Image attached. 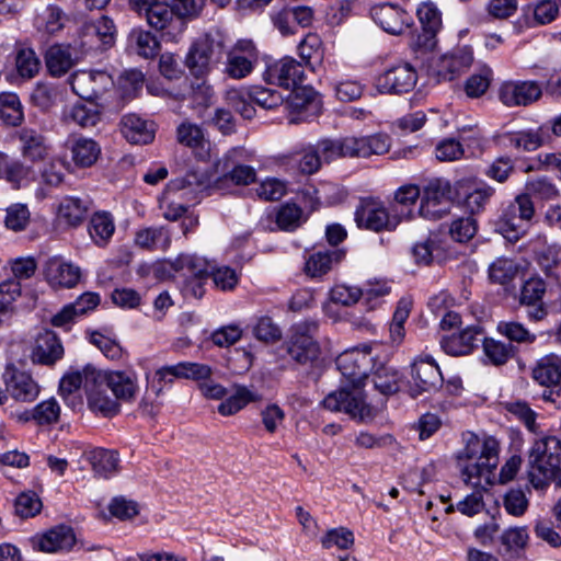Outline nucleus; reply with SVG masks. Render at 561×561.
Listing matches in <instances>:
<instances>
[{
  "instance_id": "a18cd8bd",
  "label": "nucleus",
  "mask_w": 561,
  "mask_h": 561,
  "mask_svg": "<svg viewBox=\"0 0 561 561\" xmlns=\"http://www.w3.org/2000/svg\"><path fill=\"white\" fill-rule=\"evenodd\" d=\"M67 118L83 128L94 127L101 119V112L92 102L89 105L77 103L70 107Z\"/></svg>"
},
{
  "instance_id": "680f3d73",
  "label": "nucleus",
  "mask_w": 561,
  "mask_h": 561,
  "mask_svg": "<svg viewBox=\"0 0 561 561\" xmlns=\"http://www.w3.org/2000/svg\"><path fill=\"white\" fill-rule=\"evenodd\" d=\"M59 415L60 407L54 398L38 403L32 411V419L41 425L57 422Z\"/></svg>"
},
{
  "instance_id": "f8f14e48",
  "label": "nucleus",
  "mask_w": 561,
  "mask_h": 561,
  "mask_svg": "<svg viewBox=\"0 0 561 561\" xmlns=\"http://www.w3.org/2000/svg\"><path fill=\"white\" fill-rule=\"evenodd\" d=\"M412 396L433 392L443 385V376L436 362L431 356H420L411 365Z\"/></svg>"
},
{
  "instance_id": "bb28decb",
  "label": "nucleus",
  "mask_w": 561,
  "mask_h": 561,
  "mask_svg": "<svg viewBox=\"0 0 561 561\" xmlns=\"http://www.w3.org/2000/svg\"><path fill=\"white\" fill-rule=\"evenodd\" d=\"M19 140L21 142V151L25 159L33 162L44 160L49 147L46 137L38 130L31 127H23L19 131Z\"/></svg>"
},
{
  "instance_id": "4468645a",
  "label": "nucleus",
  "mask_w": 561,
  "mask_h": 561,
  "mask_svg": "<svg viewBox=\"0 0 561 561\" xmlns=\"http://www.w3.org/2000/svg\"><path fill=\"white\" fill-rule=\"evenodd\" d=\"M263 79L271 84L285 89H294L305 79L302 64L293 57H284L266 66Z\"/></svg>"
},
{
  "instance_id": "052dcab7",
  "label": "nucleus",
  "mask_w": 561,
  "mask_h": 561,
  "mask_svg": "<svg viewBox=\"0 0 561 561\" xmlns=\"http://www.w3.org/2000/svg\"><path fill=\"white\" fill-rule=\"evenodd\" d=\"M416 15L424 30L439 31L442 26L440 12L432 1L423 2L416 10Z\"/></svg>"
},
{
  "instance_id": "a878e982",
  "label": "nucleus",
  "mask_w": 561,
  "mask_h": 561,
  "mask_svg": "<svg viewBox=\"0 0 561 561\" xmlns=\"http://www.w3.org/2000/svg\"><path fill=\"white\" fill-rule=\"evenodd\" d=\"M373 19L387 33L399 35L402 34L409 24L405 22L407 13L399 7L385 3L373 8Z\"/></svg>"
},
{
  "instance_id": "aec40b11",
  "label": "nucleus",
  "mask_w": 561,
  "mask_h": 561,
  "mask_svg": "<svg viewBox=\"0 0 561 561\" xmlns=\"http://www.w3.org/2000/svg\"><path fill=\"white\" fill-rule=\"evenodd\" d=\"M472 61V48L470 46H458L442 57L437 70L438 78L444 81H451L469 69Z\"/></svg>"
},
{
  "instance_id": "72a5a7b5",
  "label": "nucleus",
  "mask_w": 561,
  "mask_h": 561,
  "mask_svg": "<svg viewBox=\"0 0 561 561\" xmlns=\"http://www.w3.org/2000/svg\"><path fill=\"white\" fill-rule=\"evenodd\" d=\"M171 268L175 272H183L194 278H205L211 270L210 263L195 254H180L176 259L169 262Z\"/></svg>"
},
{
  "instance_id": "473e14b6",
  "label": "nucleus",
  "mask_w": 561,
  "mask_h": 561,
  "mask_svg": "<svg viewBox=\"0 0 561 561\" xmlns=\"http://www.w3.org/2000/svg\"><path fill=\"white\" fill-rule=\"evenodd\" d=\"M529 534L526 526H515L505 529L500 536L502 551L510 558H519L527 547Z\"/></svg>"
},
{
  "instance_id": "4d7b16f0",
  "label": "nucleus",
  "mask_w": 561,
  "mask_h": 561,
  "mask_svg": "<svg viewBox=\"0 0 561 561\" xmlns=\"http://www.w3.org/2000/svg\"><path fill=\"white\" fill-rule=\"evenodd\" d=\"M179 378L192 379L195 381L203 382L210 378L213 369L210 366L194 362H180L175 369Z\"/></svg>"
},
{
  "instance_id": "9d476101",
  "label": "nucleus",
  "mask_w": 561,
  "mask_h": 561,
  "mask_svg": "<svg viewBox=\"0 0 561 561\" xmlns=\"http://www.w3.org/2000/svg\"><path fill=\"white\" fill-rule=\"evenodd\" d=\"M355 221L358 228L375 232L390 231L397 228L399 219L390 217L385 205L374 198H363L356 207Z\"/></svg>"
},
{
  "instance_id": "c03bdc74",
  "label": "nucleus",
  "mask_w": 561,
  "mask_h": 561,
  "mask_svg": "<svg viewBox=\"0 0 561 561\" xmlns=\"http://www.w3.org/2000/svg\"><path fill=\"white\" fill-rule=\"evenodd\" d=\"M0 118L9 126H19L23 122L22 104L15 93H0Z\"/></svg>"
},
{
  "instance_id": "cd10ccee",
  "label": "nucleus",
  "mask_w": 561,
  "mask_h": 561,
  "mask_svg": "<svg viewBox=\"0 0 561 561\" xmlns=\"http://www.w3.org/2000/svg\"><path fill=\"white\" fill-rule=\"evenodd\" d=\"M121 131L127 141L135 145H146L154 138L151 124L136 114H128L122 118Z\"/></svg>"
},
{
  "instance_id": "412c9836",
  "label": "nucleus",
  "mask_w": 561,
  "mask_h": 561,
  "mask_svg": "<svg viewBox=\"0 0 561 561\" xmlns=\"http://www.w3.org/2000/svg\"><path fill=\"white\" fill-rule=\"evenodd\" d=\"M482 334L480 325H469L459 333L442 337L440 347L451 356L468 355L478 346Z\"/></svg>"
},
{
  "instance_id": "b1692460",
  "label": "nucleus",
  "mask_w": 561,
  "mask_h": 561,
  "mask_svg": "<svg viewBox=\"0 0 561 561\" xmlns=\"http://www.w3.org/2000/svg\"><path fill=\"white\" fill-rule=\"evenodd\" d=\"M76 543V536L73 529L67 525H58L42 536L35 541L34 546L43 552H58L69 550Z\"/></svg>"
},
{
  "instance_id": "f257e3e1",
  "label": "nucleus",
  "mask_w": 561,
  "mask_h": 561,
  "mask_svg": "<svg viewBox=\"0 0 561 561\" xmlns=\"http://www.w3.org/2000/svg\"><path fill=\"white\" fill-rule=\"evenodd\" d=\"M371 346L363 345L347 350L336 358V367L350 382L351 388L342 387L330 392L322 401L327 410L344 412L352 419L365 421L373 417V409L366 402L362 386L368 378L371 364Z\"/></svg>"
},
{
  "instance_id": "20e7f679",
  "label": "nucleus",
  "mask_w": 561,
  "mask_h": 561,
  "mask_svg": "<svg viewBox=\"0 0 561 561\" xmlns=\"http://www.w3.org/2000/svg\"><path fill=\"white\" fill-rule=\"evenodd\" d=\"M499 442L494 437L479 438L471 435L459 459L468 462L461 469L462 480L467 485L474 488L481 485V480L490 482L493 470L499 465Z\"/></svg>"
},
{
  "instance_id": "338daca9",
  "label": "nucleus",
  "mask_w": 561,
  "mask_h": 561,
  "mask_svg": "<svg viewBox=\"0 0 561 561\" xmlns=\"http://www.w3.org/2000/svg\"><path fill=\"white\" fill-rule=\"evenodd\" d=\"M494 194V188L490 185L482 184L477 186L472 192H470L466 197V206L472 213H480L484 209L485 205L489 203L491 197Z\"/></svg>"
},
{
  "instance_id": "4be33fe9",
  "label": "nucleus",
  "mask_w": 561,
  "mask_h": 561,
  "mask_svg": "<svg viewBox=\"0 0 561 561\" xmlns=\"http://www.w3.org/2000/svg\"><path fill=\"white\" fill-rule=\"evenodd\" d=\"M44 273L46 280L55 288H71L78 284L81 276L78 266L65 262L58 256L50 257L46 261Z\"/></svg>"
},
{
  "instance_id": "9b49d317",
  "label": "nucleus",
  "mask_w": 561,
  "mask_h": 561,
  "mask_svg": "<svg viewBox=\"0 0 561 561\" xmlns=\"http://www.w3.org/2000/svg\"><path fill=\"white\" fill-rule=\"evenodd\" d=\"M148 25L161 33L162 38L175 42L185 31L183 22L164 0L159 2L145 15Z\"/></svg>"
},
{
  "instance_id": "ea45409f",
  "label": "nucleus",
  "mask_w": 561,
  "mask_h": 561,
  "mask_svg": "<svg viewBox=\"0 0 561 561\" xmlns=\"http://www.w3.org/2000/svg\"><path fill=\"white\" fill-rule=\"evenodd\" d=\"M45 61L48 72L54 77L64 76L73 65L69 49L60 45L49 47L46 51Z\"/></svg>"
},
{
  "instance_id": "13d9d810",
  "label": "nucleus",
  "mask_w": 561,
  "mask_h": 561,
  "mask_svg": "<svg viewBox=\"0 0 561 561\" xmlns=\"http://www.w3.org/2000/svg\"><path fill=\"white\" fill-rule=\"evenodd\" d=\"M546 291L547 285L542 278L530 277L520 288L519 304H535L543 301L542 299Z\"/></svg>"
},
{
  "instance_id": "09e8293b",
  "label": "nucleus",
  "mask_w": 561,
  "mask_h": 561,
  "mask_svg": "<svg viewBox=\"0 0 561 561\" xmlns=\"http://www.w3.org/2000/svg\"><path fill=\"white\" fill-rule=\"evenodd\" d=\"M128 41L136 53L144 58H152L158 54L159 42L149 31L133 30Z\"/></svg>"
},
{
  "instance_id": "0e129e2a",
  "label": "nucleus",
  "mask_w": 561,
  "mask_h": 561,
  "mask_svg": "<svg viewBox=\"0 0 561 561\" xmlns=\"http://www.w3.org/2000/svg\"><path fill=\"white\" fill-rule=\"evenodd\" d=\"M503 505L510 515L519 517L526 513L529 502L523 490L511 489L504 495Z\"/></svg>"
},
{
  "instance_id": "c85d7f7f",
  "label": "nucleus",
  "mask_w": 561,
  "mask_h": 561,
  "mask_svg": "<svg viewBox=\"0 0 561 561\" xmlns=\"http://www.w3.org/2000/svg\"><path fill=\"white\" fill-rule=\"evenodd\" d=\"M354 145L353 137L324 138L317 142V148L321 153L322 160L331 162L341 158H355Z\"/></svg>"
},
{
  "instance_id": "423d86ee",
  "label": "nucleus",
  "mask_w": 561,
  "mask_h": 561,
  "mask_svg": "<svg viewBox=\"0 0 561 561\" xmlns=\"http://www.w3.org/2000/svg\"><path fill=\"white\" fill-rule=\"evenodd\" d=\"M535 214L534 203L528 194H520L503 210L499 231L510 241H517L526 231Z\"/></svg>"
},
{
  "instance_id": "de8ad7c7",
  "label": "nucleus",
  "mask_w": 561,
  "mask_h": 561,
  "mask_svg": "<svg viewBox=\"0 0 561 561\" xmlns=\"http://www.w3.org/2000/svg\"><path fill=\"white\" fill-rule=\"evenodd\" d=\"M497 332L505 336L508 343L531 344L536 341V334L530 332L524 324L517 321H500L496 325Z\"/></svg>"
},
{
  "instance_id": "0eeeda50",
  "label": "nucleus",
  "mask_w": 561,
  "mask_h": 561,
  "mask_svg": "<svg viewBox=\"0 0 561 561\" xmlns=\"http://www.w3.org/2000/svg\"><path fill=\"white\" fill-rule=\"evenodd\" d=\"M453 204L450 183L436 179L424 187L419 213L425 219L438 220L450 213Z\"/></svg>"
},
{
  "instance_id": "dca6fc26",
  "label": "nucleus",
  "mask_w": 561,
  "mask_h": 561,
  "mask_svg": "<svg viewBox=\"0 0 561 561\" xmlns=\"http://www.w3.org/2000/svg\"><path fill=\"white\" fill-rule=\"evenodd\" d=\"M113 84L105 71H78L70 78L72 91L83 100L96 101Z\"/></svg>"
},
{
  "instance_id": "2eb2a0df",
  "label": "nucleus",
  "mask_w": 561,
  "mask_h": 561,
  "mask_svg": "<svg viewBox=\"0 0 561 561\" xmlns=\"http://www.w3.org/2000/svg\"><path fill=\"white\" fill-rule=\"evenodd\" d=\"M210 182V179L205 174L201 173L198 174L196 171H193L191 173H187L185 178L182 180L173 181L168 185V188L163 196L161 197L159 205L160 209L163 211V217L167 220H178L180 217H182L187 208L180 203H174L170 199V194L172 192H178L186 186H195L197 188H204L206 187Z\"/></svg>"
},
{
  "instance_id": "f3484780",
  "label": "nucleus",
  "mask_w": 561,
  "mask_h": 561,
  "mask_svg": "<svg viewBox=\"0 0 561 561\" xmlns=\"http://www.w3.org/2000/svg\"><path fill=\"white\" fill-rule=\"evenodd\" d=\"M3 382L10 397L19 402H32L39 393V386L31 374L15 367H7Z\"/></svg>"
},
{
  "instance_id": "6e6552de",
  "label": "nucleus",
  "mask_w": 561,
  "mask_h": 561,
  "mask_svg": "<svg viewBox=\"0 0 561 561\" xmlns=\"http://www.w3.org/2000/svg\"><path fill=\"white\" fill-rule=\"evenodd\" d=\"M108 387L100 380V369L93 365H85V394L89 408L105 417L119 412L118 400L108 394Z\"/></svg>"
},
{
  "instance_id": "603ef678",
  "label": "nucleus",
  "mask_w": 561,
  "mask_h": 561,
  "mask_svg": "<svg viewBox=\"0 0 561 561\" xmlns=\"http://www.w3.org/2000/svg\"><path fill=\"white\" fill-rule=\"evenodd\" d=\"M399 374L393 367L381 366L373 375L375 388L382 394H392L399 390Z\"/></svg>"
},
{
  "instance_id": "1a4fd4ad",
  "label": "nucleus",
  "mask_w": 561,
  "mask_h": 561,
  "mask_svg": "<svg viewBox=\"0 0 561 561\" xmlns=\"http://www.w3.org/2000/svg\"><path fill=\"white\" fill-rule=\"evenodd\" d=\"M225 55L224 73L234 80L251 75L259 59V51L250 39L238 41L230 49L225 50Z\"/></svg>"
},
{
  "instance_id": "4c0bfd02",
  "label": "nucleus",
  "mask_w": 561,
  "mask_h": 561,
  "mask_svg": "<svg viewBox=\"0 0 561 561\" xmlns=\"http://www.w3.org/2000/svg\"><path fill=\"white\" fill-rule=\"evenodd\" d=\"M89 210V202L78 197H65L58 208V216L70 226H78L83 221Z\"/></svg>"
},
{
  "instance_id": "393cba45",
  "label": "nucleus",
  "mask_w": 561,
  "mask_h": 561,
  "mask_svg": "<svg viewBox=\"0 0 561 561\" xmlns=\"http://www.w3.org/2000/svg\"><path fill=\"white\" fill-rule=\"evenodd\" d=\"M100 380L112 391L117 400L130 401L137 392V378L134 374L125 371L100 370Z\"/></svg>"
},
{
  "instance_id": "bf43d9fd",
  "label": "nucleus",
  "mask_w": 561,
  "mask_h": 561,
  "mask_svg": "<svg viewBox=\"0 0 561 561\" xmlns=\"http://www.w3.org/2000/svg\"><path fill=\"white\" fill-rule=\"evenodd\" d=\"M14 507L16 515L28 518L41 512L42 501L34 492H23L16 497Z\"/></svg>"
},
{
  "instance_id": "c9c22d12",
  "label": "nucleus",
  "mask_w": 561,
  "mask_h": 561,
  "mask_svg": "<svg viewBox=\"0 0 561 561\" xmlns=\"http://www.w3.org/2000/svg\"><path fill=\"white\" fill-rule=\"evenodd\" d=\"M72 160L76 165L87 168L96 162L101 154V146L92 138L79 137L70 147Z\"/></svg>"
},
{
  "instance_id": "2f4dec72",
  "label": "nucleus",
  "mask_w": 561,
  "mask_h": 561,
  "mask_svg": "<svg viewBox=\"0 0 561 561\" xmlns=\"http://www.w3.org/2000/svg\"><path fill=\"white\" fill-rule=\"evenodd\" d=\"M135 244L145 250H167L171 244V236L165 227H147L135 234Z\"/></svg>"
},
{
  "instance_id": "5fc2aeb1",
  "label": "nucleus",
  "mask_w": 561,
  "mask_h": 561,
  "mask_svg": "<svg viewBox=\"0 0 561 561\" xmlns=\"http://www.w3.org/2000/svg\"><path fill=\"white\" fill-rule=\"evenodd\" d=\"M176 138L181 145L192 149H203L206 142L202 128L197 124L190 122H183L179 125Z\"/></svg>"
},
{
  "instance_id": "49530a36",
  "label": "nucleus",
  "mask_w": 561,
  "mask_h": 561,
  "mask_svg": "<svg viewBox=\"0 0 561 561\" xmlns=\"http://www.w3.org/2000/svg\"><path fill=\"white\" fill-rule=\"evenodd\" d=\"M518 273L517 264L507 257H497L489 266V278L492 283L507 285Z\"/></svg>"
},
{
  "instance_id": "a211bd4d",
  "label": "nucleus",
  "mask_w": 561,
  "mask_h": 561,
  "mask_svg": "<svg viewBox=\"0 0 561 561\" xmlns=\"http://www.w3.org/2000/svg\"><path fill=\"white\" fill-rule=\"evenodd\" d=\"M416 71L408 62L398 64L386 70L378 78V88L381 92L407 93L416 84Z\"/></svg>"
},
{
  "instance_id": "864d4df0",
  "label": "nucleus",
  "mask_w": 561,
  "mask_h": 561,
  "mask_svg": "<svg viewBox=\"0 0 561 561\" xmlns=\"http://www.w3.org/2000/svg\"><path fill=\"white\" fill-rule=\"evenodd\" d=\"M276 224L280 230L294 231L302 221V210L294 203L283 204L276 213Z\"/></svg>"
},
{
  "instance_id": "5701e85b",
  "label": "nucleus",
  "mask_w": 561,
  "mask_h": 561,
  "mask_svg": "<svg viewBox=\"0 0 561 561\" xmlns=\"http://www.w3.org/2000/svg\"><path fill=\"white\" fill-rule=\"evenodd\" d=\"M64 355V347L50 330L39 333L32 350L31 359L34 364L53 365Z\"/></svg>"
},
{
  "instance_id": "7c9ffc66",
  "label": "nucleus",
  "mask_w": 561,
  "mask_h": 561,
  "mask_svg": "<svg viewBox=\"0 0 561 561\" xmlns=\"http://www.w3.org/2000/svg\"><path fill=\"white\" fill-rule=\"evenodd\" d=\"M344 257L342 250H320L308 257L305 271L311 277H320L327 274L334 263H339Z\"/></svg>"
},
{
  "instance_id": "79ce46f5",
  "label": "nucleus",
  "mask_w": 561,
  "mask_h": 561,
  "mask_svg": "<svg viewBox=\"0 0 561 561\" xmlns=\"http://www.w3.org/2000/svg\"><path fill=\"white\" fill-rule=\"evenodd\" d=\"M115 231L113 218L108 213H96L89 225V233L95 244L103 247L112 238Z\"/></svg>"
},
{
  "instance_id": "3c124183",
  "label": "nucleus",
  "mask_w": 561,
  "mask_h": 561,
  "mask_svg": "<svg viewBox=\"0 0 561 561\" xmlns=\"http://www.w3.org/2000/svg\"><path fill=\"white\" fill-rule=\"evenodd\" d=\"M245 95L259 106L266 110L276 108L285 102L284 96L277 90L259 85L249 89Z\"/></svg>"
},
{
  "instance_id": "39448f33",
  "label": "nucleus",
  "mask_w": 561,
  "mask_h": 561,
  "mask_svg": "<svg viewBox=\"0 0 561 561\" xmlns=\"http://www.w3.org/2000/svg\"><path fill=\"white\" fill-rule=\"evenodd\" d=\"M318 322L306 320L294 324L283 344L289 358L299 365H309L320 355V346L316 340Z\"/></svg>"
},
{
  "instance_id": "c756f323",
  "label": "nucleus",
  "mask_w": 561,
  "mask_h": 561,
  "mask_svg": "<svg viewBox=\"0 0 561 561\" xmlns=\"http://www.w3.org/2000/svg\"><path fill=\"white\" fill-rule=\"evenodd\" d=\"M87 459L94 474L100 478H110L118 471L119 457L115 450L95 448L89 451Z\"/></svg>"
},
{
  "instance_id": "37998d69",
  "label": "nucleus",
  "mask_w": 561,
  "mask_h": 561,
  "mask_svg": "<svg viewBox=\"0 0 561 561\" xmlns=\"http://www.w3.org/2000/svg\"><path fill=\"white\" fill-rule=\"evenodd\" d=\"M257 394L245 386H236L234 393L229 396L218 405V412L221 415H233L242 410L250 402L256 401Z\"/></svg>"
},
{
  "instance_id": "f704fd0d",
  "label": "nucleus",
  "mask_w": 561,
  "mask_h": 561,
  "mask_svg": "<svg viewBox=\"0 0 561 561\" xmlns=\"http://www.w3.org/2000/svg\"><path fill=\"white\" fill-rule=\"evenodd\" d=\"M355 158H368L373 154H383L389 151L391 141L387 134L378 133L370 136L353 137Z\"/></svg>"
},
{
  "instance_id": "774afa93",
  "label": "nucleus",
  "mask_w": 561,
  "mask_h": 561,
  "mask_svg": "<svg viewBox=\"0 0 561 561\" xmlns=\"http://www.w3.org/2000/svg\"><path fill=\"white\" fill-rule=\"evenodd\" d=\"M30 221V211L23 204H14L8 207L5 227L13 231L24 230Z\"/></svg>"
},
{
  "instance_id": "7ed1b4c3",
  "label": "nucleus",
  "mask_w": 561,
  "mask_h": 561,
  "mask_svg": "<svg viewBox=\"0 0 561 561\" xmlns=\"http://www.w3.org/2000/svg\"><path fill=\"white\" fill-rule=\"evenodd\" d=\"M527 478L536 490L551 483L561 488V439L545 435L534 440L527 456Z\"/></svg>"
},
{
  "instance_id": "f03ea898",
  "label": "nucleus",
  "mask_w": 561,
  "mask_h": 561,
  "mask_svg": "<svg viewBox=\"0 0 561 561\" xmlns=\"http://www.w3.org/2000/svg\"><path fill=\"white\" fill-rule=\"evenodd\" d=\"M225 55V41L220 33H207L196 38L185 56V67L197 82L191 83L190 90L178 93V99L192 96L198 104H208L214 90L206 78L220 62Z\"/></svg>"
},
{
  "instance_id": "8fccbe9b",
  "label": "nucleus",
  "mask_w": 561,
  "mask_h": 561,
  "mask_svg": "<svg viewBox=\"0 0 561 561\" xmlns=\"http://www.w3.org/2000/svg\"><path fill=\"white\" fill-rule=\"evenodd\" d=\"M412 302L410 299L402 298L399 300L392 321L389 325V333L392 343L400 344L405 335L404 323L409 318Z\"/></svg>"
},
{
  "instance_id": "6e6d98bb",
  "label": "nucleus",
  "mask_w": 561,
  "mask_h": 561,
  "mask_svg": "<svg viewBox=\"0 0 561 561\" xmlns=\"http://www.w3.org/2000/svg\"><path fill=\"white\" fill-rule=\"evenodd\" d=\"M507 145L525 151H533L542 145V138L538 131L523 130L505 135Z\"/></svg>"
},
{
  "instance_id": "e2e57ef3",
  "label": "nucleus",
  "mask_w": 561,
  "mask_h": 561,
  "mask_svg": "<svg viewBox=\"0 0 561 561\" xmlns=\"http://www.w3.org/2000/svg\"><path fill=\"white\" fill-rule=\"evenodd\" d=\"M299 56L306 66H312V59L322 58L321 39L316 34H308L298 46Z\"/></svg>"
},
{
  "instance_id": "ddd939ff",
  "label": "nucleus",
  "mask_w": 561,
  "mask_h": 561,
  "mask_svg": "<svg viewBox=\"0 0 561 561\" xmlns=\"http://www.w3.org/2000/svg\"><path fill=\"white\" fill-rule=\"evenodd\" d=\"M541 95V85L534 80L505 81L499 88V100L507 107L529 106Z\"/></svg>"
},
{
  "instance_id": "58836bf2",
  "label": "nucleus",
  "mask_w": 561,
  "mask_h": 561,
  "mask_svg": "<svg viewBox=\"0 0 561 561\" xmlns=\"http://www.w3.org/2000/svg\"><path fill=\"white\" fill-rule=\"evenodd\" d=\"M68 16L56 4H48L37 14L36 26L39 31L55 34L65 27Z\"/></svg>"
},
{
  "instance_id": "6ab92c4d",
  "label": "nucleus",
  "mask_w": 561,
  "mask_h": 561,
  "mask_svg": "<svg viewBox=\"0 0 561 561\" xmlns=\"http://www.w3.org/2000/svg\"><path fill=\"white\" fill-rule=\"evenodd\" d=\"M286 107L296 112L300 119H308L320 114L322 101L313 88L299 84L289 93Z\"/></svg>"
},
{
  "instance_id": "69168bd1",
  "label": "nucleus",
  "mask_w": 561,
  "mask_h": 561,
  "mask_svg": "<svg viewBox=\"0 0 561 561\" xmlns=\"http://www.w3.org/2000/svg\"><path fill=\"white\" fill-rule=\"evenodd\" d=\"M477 232V222L472 217H461L454 220L449 227V234L457 242H467Z\"/></svg>"
},
{
  "instance_id": "e433bc0d",
  "label": "nucleus",
  "mask_w": 561,
  "mask_h": 561,
  "mask_svg": "<svg viewBox=\"0 0 561 561\" xmlns=\"http://www.w3.org/2000/svg\"><path fill=\"white\" fill-rule=\"evenodd\" d=\"M483 354L488 362L494 366H502L516 355V347L511 343H505L493 337H484Z\"/></svg>"
},
{
  "instance_id": "a19ab883",
  "label": "nucleus",
  "mask_w": 561,
  "mask_h": 561,
  "mask_svg": "<svg viewBox=\"0 0 561 561\" xmlns=\"http://www.w3.org/2000/svg\"><path fill=\"white\" fill-rule=\"evenodd\" d=\"M533 377L540 385L550 388L561 379V362L556 357L541 358L533 369Z\"/></svg>"
}]
</instances>
